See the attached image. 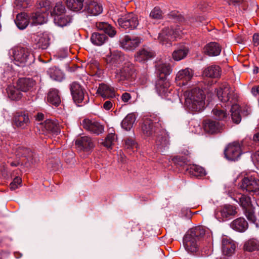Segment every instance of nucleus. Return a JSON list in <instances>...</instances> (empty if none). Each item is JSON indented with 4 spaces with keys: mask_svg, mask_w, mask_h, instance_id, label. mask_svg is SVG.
<instances>
[{
    "mask_svg": "<svg viewBox=\"0 0 259 259\" xmlns=\"http://www.w3.org/2000/svg\"><path fill=\"white\" fill-rule=\"evenodd\" d=\"M211 241L212 238L208 230L202 226H197L189 230L183 238V244L188 252H195L198 249V242L202 238Z\"/></svg>",
    "mask_w": 259,
    "mask_h": 259,
    "instance_id": "f257e3e1",
    "label": "nucleus"
},
{
    "mask_svg": "<svg viewBox=\"0 0 259 259\" xmlns=\"http://www.w3.org/2000/svg\"><path fill=\"white\" fill-rule=\"evenodd\" d=\"M184 106L189 111L199 112L204 109L205 96L201 90L193 89L190 91H187L184 93Z\"/></svg>",
    "mask_w": 259,
    "mask_h": 259,
    "instance_id": "f03ea898",
    "label": "nucleus"
},
{
    "mask_svg": "<svg viewBox=\"0 0 259 259\" xmlns=\"http://www.w3.org/2000/svg\"><path fill=\"white\" fill-rule=\"evenodd\" d=\"M96 27L98 29L103 30L105 33L94 32L92 34L91 41L95 46H102L107 40L108 37L106 34L110 37H113L116 33L115 29L111 25L106 22H97Z\"/></svg>",
    "mask_w": 259,
    "mask_h": 259,
    "instance_id": "7ed1b4c3",
    "label": "nucleus"
},
{
    "mask_svg": "<svg viewBox=\"0 0 259 259\" xmlns=\"http://www.w3.org/2000/svg\"><path fill=\"white\" fill-rule=\"evenodd\" d=\"M13 56L14 63L21 67L31 64L35 60L34 55L30 50L20 47L13 50Z\"/></svg>",
    "mask_w": 259,
    "mask_h": 259,
    "instance_id": "20e7f679",
    "label": "nucleus"
},
{
    "mask_svg": "<svg viewBox=\"0 0 259 259\" xmlns=\"http://www.w3.org/2000/svg\"><path fill=\"white\" fill-rule=\"evenodd\" d=\"M155 90L160 96L169 100H173L178 97L176 91L165 77L162 76L157 80Z\"/></svg>",
    "mask_w": 259,
    "mask_h": 259,
    "instance_id": "39448f33",
    "label": "nucleus"
},
{
    "mask_svg": "<svg viewBox=\"0 0 259 259\" xmlns=\"http://www.w3.org/2000/svg\"><path fill=\"white\" fill-rule=\"evenodd\" d=\"M163 123L160 117L153 115L150 118L145 119L142 125L143 134L147 137L155 135L163 127Z\"/></svg>",
    "mask_w": 259,
    "mask_h": 259,
    "instance_id": "423d86ee",
    "label": "nucleus"
},
{
    "mask_svg": "<svg viewBox=\"0 0 259 259\" xmlns=\"http://www.w3.org/2000/svg\"><path fill=\"white\" fill-rule=\"evenodd\" d=\"M217 95L219 99L222 102L226 103L228 106L235 104L238 98L237 94L226 82L221 84L217 89Z\"/></svg>",
    "mask_w": 259,
    "mask_h": 259,
    "instance_id": "0eeeda50",
    "label": "nucleus"
},
{
    "mask_svg": "<svg viewBox=\"0 0 259 259\" xmlns=\"http://www.w3.org/2000/svg\"><path fill=\"white\" fill-rule=\"evenodd\" d=\"M115 78L118 82L130 80L135 77V69L131 62L126 61L122 65V67L115 71Z\"/></svg>",
    "mask_w": 259,
    "mask_h": 259,
    "instance_id": "6e6552de",
    "label": "nucleus"
},
{
    "mask_svg": "<svg viewBox=\"0 0 259 259\" xmlns=\"http://www.w3.org/2000/svg\"><path fill=\"white\" fill-rule=\"evenodd\" d=\"M42 7L35 13H32L30 21L33 25H41L47 21L48 11L50 10V2L44 1L42 2Z\"/></svg>",
    "mask_w": 259,
    "mask_h": 259,
    "instance_id": "1a4fd4ad",
    "label": "nucleus"
},
{
    "mask_svg": "<svg viewBox=\"0 0 259 259\" xmlns=\"http://www.w3.org/2000/svg\"><path fill=\"white\" fill-rule=\"evenodd\" d=\"M138 16L133 13H128L118 19V23L121 28L130 30L137 28L139 25Z\"/></svg>",
    "mask_w": 259,
    "mask_h": 259,
    "instance_id": "9d476101",
    "label": "nucleus"
},
{
    "mask_svg": "<svg viewBox=\"0 0 259 259\" xmlns=\"http://www.w3.org/2000/svg\"><path fill=\"white\" fill-rule=\"evenodd\" d=\"M107 68L114 69L123 64L125 62V57L123 54L118 51H114L111 52L110 55L106 57Z\"/></svg>",
    "mask_w": 259,
    "mask_h": 259,
    "instance_id": "9b49d317",
    "label": "nucleus"
},
{
    "mask_svg": "<svg viewBox=\"0 0 259 259\" xmlns=\"http://www.w3.org/2000/svg\"><path fill=\"white\" fill-rule=\"evenodd\" d=\"M224 154L225 157L229 160H238L242 154L240 143L238 142L230 143L226 148Z\"/></svg>",
    "mask_w": 259,
    "mask_h": 259,
    "instance_id": "f8f14e48",
    "label": "nucleus"
},
{
    "mask_svg": "<svg viewBox=\"0 0 259 259\" xmlns=\"http://www.w3.org/2000/svg\"><path fill=\"white\" fill-rule=\"evenodd\" d=\"M237 213L236 208L235 206L226 204L216 211L215 213V217L220 221H225L230 219L232 217Z\"/></svg>",
    "mask_w": 259,
    "mask_h": 259,
    "instance_id": "ddd939ff",
    "label": "nucleus"
},
{
    "mask_svg": "<svg viewBox=\"0 0 259 259\" xmlns=\"http://www.w3.org/2000/svg\"><path fill=\"white\" fill-rule=\"evenodd\" d=\"M240 188L249 193L256 192L259 190V180L252 176L245 177L242 180Z\"/></svg>",
    "mask_w": 259,
    "mask_h": 259,
    "instance_id": "4468645a",
    "label": "nucleus"
},
{
    "mask_svg": "<svg viewBox=\"0 0 259 259\" xmlns=\"http://www.w3.org/2000/svg\"><path fill=\"white\" fill-rule=\"evenodd\" d=\"M142 38L136 36L125 35L120 40V46L124 50L133 51L141 43Z\"/></svg>",
    "mask_w": 259,
    "mask_h": 259,
    "instance_id": "2eb2a0df",
    "label": "nucleus"
},
{
    "mask_svg": "<svg viewBox=\"0 0 259 259\" xmlns=\"http://www.w3.org/2000/svg\"><path fill=\"white\" fill-rule=\"evenodd\" d=\"M70 90L74 102L79 104L83 102L85 90L77 82H73L70 85Z\"/></svg>",
    "mask_w": 259,
    "mask_h": 259,
    "instance_id": "dca6fc26",
    "label": "nucleus"
},
{
    "mask_svg": "<svg viewBox=\"0 0 259 259\" xmlns=\"http://www.w3.org/2000/svg\"><path fill=\"white\" fill-rule=\"evenodd\" d=\"M193 75L194 72L191 69L186 68L181 69L176 75V81L179 85H185L191 80Z\"/></svg>",
    "mask_w": 259,
    "mask_h": 259,
    "instance_id": "f3484780",
    "label": "nucleus"
},
{
    "mask_svg": "<svg viewBox=\"0 0 259 259\" xmlns=\"http://www.w3.org/2000/svg\"><path fill=\"white\" fill-rule=\"evenodd\" d=\"M77 148L80 150L89 151L94 147V142L89 136H82L78 138L75 142Z\"/></svg>",
    "mask_w": 259,
    "mask_h": 259,
    "instance_id": "a211bd4d",
    "label": "nucleus"
},
{
    "mask_svg": "<svg viewBox=\"0 0 259 259\" xmlns=\"http://www.w3.org/2000/svg\"><path fill=\"white\" fill-rule=\"evenodd\" d=\"M82 125L87 131L97 135L101 134L104 130L103 125L100 123L89 119H83Z\"/></svg>",
    "mask_w": 259,
    "mask_h": 259,
    "instance_id": "6ab92c4d",
    "label": "nucleus"
},
{
    "mask_svg": "<svg viewBox=\"0 0 259 259\" xmlns=\"http://www.w3.org/2000/svg\"><path fill=\"white\" fill-rule=\"evenodd\" d=\"M15 154L18 157H24L32 164L36 163L38 158L29 149L19 146L16 148Z\"/></svg>",
    "mask_w": 259,
    "mask_h": 259,
    "instance_id": "aec40b11",
    "label": "nucleus"
},
{
    "mask_svg": "<svg viewBox=\"0 0 259 259\" xmlns=\"http://www.w3.org/2000/svg\"><path fill=\"white\" fill-rule=\"evenodd\" d=\"M13 122L14 125L16 127L25 129L28 126L30 119L28 114L23 112H18L14 115Z\"/></svg>",
    "mask_w": 259,
    "mask_h": 259,
    "instance_id": "412c9836",
    "label": "nucleus"
},
{
    "mask_svg": "<svg viewBox=\"0 0 259 259\" xmlns=\"http://www.w3.org/2000/svg\"><path fill=\"white\" fill-rule=\"evenodd\" d=\"M236 244L233 240L225 236L222 240V250L224 255L230 256L235 253Z\"/></svg>",
    "mask_w": 259,
    "mask_h": 259,
    "instance_id": "4be33fe9",
    "label": "nucleus"
},
{
    "mask_svg": "<svg viewBox=\"0 0 259 259\" xmlns=\"http://www.w3.org/2000/svg\"><path fill=\"white\" fill-rule=\"evenodd\" d=\"M84 10L90 15L97 16L102 12L103 7L97 1L89 0L86 3Z\"/></svg>",
    "mask_w": 259,
    "mask_h": 259,
    "instance_id": "5701e85b",
    "label": "nucleus"
},
{
    "mask_svg": "<svg viewBox=\"0 0 259 259\" xmlns=\"http://www.w3.org/2000/svg\"><path fill=\"white\" fill-rule=\"evenodd\" d=\"M172 31L169 27L165 28L159 33L158 40L162 45L166 47L171 46V42L174 40V36L172 35Z\"/></svg>",
    "mask_w": 259,
    "mask_h": 259,
    "instance_id": "b1692460",
    "label": "nucleus"
},
{
    "mask_svg": "<svg viewBox=\"0 0 259 259\" xmlns=\"http://www.w3.org/2000/svg\"><path fill=\"white\" fill-rule=\"evenodd\" d=\"M222 127L223 125L219 122L211 119L205 120L203 122L204 131L211 134L220 132Z\"/></svg>",
    "mask_w": 259,
    "mask_h": 259,
    "instance_id": "393cba45",
    "label": "nucleus"
},
{
    "mask_svg": "<svg viewBox=\"0 0 259 259\" xmlns=\"http://www.w3.org/2000/svg\"><path fill=\"white\" fill-rule=\"evenodd\" d=\"M154 56V53L150 48H144L137 52L135 55V60L139 62H144L153 58Z\"/></svg>",
    "mask_w": 259,
    "mask_h": 259,
    "instance_id": "a878e982",
    "label": "nucleus"
},
{
    "mask_svg": "<svg viewBox=\"0 0 259 259\" xmlns=\"http://www.w3.org/2000/svg\"><path fill=\"white\" fill-rule=\"evenodd\" d=\"M221 46L217 42H210L207 44L204 48L205 54L209 56H217L221 52Z\"/></svg>",
    "mask_w": 259,
    "mask_h": 259,
    "instance_id": "bb28decb",
    "label": "nucleus"
},
{
    "mask_svg": "<svg viewBox=\"0 0 259 259\" xmlns=\"http://www.w3.org/2000/svg\"><path fill=\"white\" fill-rule=\"evenodd\" d=\"M97 93L105 98H113L115 97L114 89L105 84H100Z\"/></svg>",
    "mask_w": 259,
    "mask_h": 259,
    "instance_id": "cd10ccee",
    "label": "nucleus"
},
{
    "mask_svg": "<svg viewBox=\"0 0 259 259\" xmlns=\"http://www.w3.org/2000/svg\"><path fill=\"white\" fill-rule=\"evenodd\" d=\"M35 81L31 78H22L19 79L17 83V87L21 91L26 92L29 91L35 85Z\"/></svg>",
    "mask_w": 259,
    "mask_h": 259,
    "instance_id": "c85d7f7f",
    "label": "nucleus"
},
{
    "mask_svg": "<svg viewBox=\"0 0 259 259\" xmlns=\"http://www.w3.org/2000/svg\"><path fill=\"white\" fill-rule=\"evenodd\" d=\"M47 101L52 105L58 106L61 103L59 91L56 89H51L48 94Z\"/></svg>",
    "mask_w": 259,
    "mask_h": 259,
    "instance_id": "c756f323",
    "label": "nucleus"
},
{
    "mask_svg": "<svg viewBox=\"0 0 259 259\" xmlns=\"http://www.w3.org/2000/svg\"><path fill=\"white\" fill-rule=\"evenodd\" d=\"M72 17L66 13L62 15H58L55 16L54 22L59 26L65 27L68 26L72 22Z\"/></svg>",
    "mask_w": 259,
    "mask_h": 259,
    "instance_id": "7c9ffc66",
    "label": "nucleus"
},
{
    "mask_svg": "<svg viewBox=\"0 0 259 259\" xmlns=\"http://www.w3.org/2000/svg\"><path fill=\"white\" fill-rule=\"evenodd\" d=\"M231 227L238 232L245 231L248 228V223L243 218H239L231 223Z\"/></svg>",
    "mask_w": 259,
    "mask_h": 259,
    "instance_id": "2f4dec72",
    "label": "nucleus"
},
{
    "mask_svg": "<svg viewBox=\"0 0 259 259\" xmlns=\"http://www.w3.org/2000/svg\"><path fill=\"white\" fill-rule=\"evenodd\" d=\"M43 126L49 133L58 135L60 132L58 123L51 119L46 120L43 124Z\"/></svg>",
    "mask_w": 259,
    "mask_h": 259,
    "instance_id": "473e14b6",
    "label": "nucleus"
},
{
    "mask_svg": "<svg viewBox=\"0 0 259 259\" xmlns=\"http://www.w3.org/2000/svg\"><path fill=\"white\" fill-rule=\"evenodd\" d=\"M187 170L191 175L196 177H201L205 176L206 172L205 169L201 166L193 164H189L185 167Z\"/></svg>",
    "mask_w": 259,
    "mask_h": 259,
    "instance_id": "72a5a7b5",
    "label": "nucleus"
},
{
    "mask_svg": "<svg viewBox=\"0 0 259 259\" xmlns=\"http://www.w3.org/2000/svg\"><path fill=\"white\" fill-rule=\"evenodd\" d=\"M29 20L26 14L21 13L17 15L15 23L19 29L22 30L28 26Z\"/></svg>",
    "mask_w": 259,
    "mask_h": 259,
    "instance_id": "f704fd0d",
    "label": "nucleus"
},
{
    "mask_svg": "<svg viewBox=\"0 0 259 259\" xmlns=\"http://www.w3.org/2000/svg\"><path fill=\"white\" fill-rule=\"evenodd\" d=\"M221 69L218 65H211L204 71L203 75L210 78H218L221 75Z\"/></svg>",
    "mask_w": 259,
    "mask_h": 259,
    "instance_id": "c9c22d12",
    "label": "nucleus"
},
{
    "mask_svg": "<svg viewBox=\"0 0 259 259\" xmlns=\"http://www.w3.org/2000/svg\"><path fill=\"white\" fill-rule=\"evenodd\" d=\"M136 120V116L134 113H130L122 120L121 127L126 131H129L132 128Z\"/></svg>",
    "mask_w": 259,
    "mask_h": 259,
    "instance_id": "e433bc0d",
    "label": "nucleus"
},
{
    "mask_svg": "<svg viewBox=\"0 0 259 259\" xmlns=\"http://www.w3.org/2000/svg\"><path fill=\"white\" fill-rule=\"evenodd\" d=\"M36 48L41 49H46L49 46V38L47 35L41 34L36 36L35 38Z\"/></svg>",
    "mask_w": 259,
    "mask_h": 259,
    "instance_id": "4c0bfd02",
    "label": "nucleus"
},
{
    "mask_svg": "<svg viewBox=\"0 0 259 259\" xmlns=\"http://www.w3.org/2000/svg\"><path fill=\"white\" fill-rule=\"evenodd\" d=\"M243 249L248 252L259 250V241L255 239L248 240L245 242Z\"/></svg>",
    "mask_w": 259,
    "mask_h": 259,
    "instance_id": "58836bf2",
    "label": "nucleus"
},
{
    "mask_svg": "<svg viewBox=\"0 0 259 259\" xmlns=\"http://www.w3.org/2000/svg\"><path fill=\"white\" fill-rule=\"evenodd\" d=\"M8 97L13 100H19L22 96L20 90L14 86H9L7 89Z\"/></svg>",
    "mask_w": 259,
    "mask_h": 259,
    "instance_id": "ea45409f",
    "label": "nucleus"
},
{
    "mask_svg": "<svg viewBox=\"0 0 259 259\" xmlns=\"http://www.w3.org/2000/svg\"><path fill=\"white\" fill-rule=\"evenodd\" d=\"M213 117L218 120H226L228 118V114L224 109H221L217 106L212 111Z\"/></svg>",
    "mask_w": 259,
    "mask_h": 259,
    "instance_id": "a19ab883",
    "label": "nucleus"
},
{
    "mask_svg": "<svg viewBox=\"0 0 259 259\" xmlns=\"http://www.w3.org/2000/svg\"><path fill=\"white\" fill-rule=\"evenodd\" d=\"M235 200L239 203L244 210L252 207L250 197L245 195L239 194L238 196L236 197Z\"/></svg>",
    "mask_w": 259,
    "mask_h": 259,
    "instance_id": "79ce46f5",
    "label": "nucleus"
},
{
    "mask_svg": "<svg viewBox=\"0 0 259 259\" xmlns=\"http://www.w3.org/2000/svg\"><path fill=\"white\" fill-rule=\"evenodd\" d=\"M84 0H67L66 5L68 9L73 11H78L82 9Z\"/></svg>",
    "mask_w": 259,
    "mask_h": 259,
    "instance_id": "37998d69",
    "label": "nucleus"
},
{
    "mask_svg": "<svg viewBox=\"0 0 259 259\" xmlns=\"http://www.w3.org/2000/svg\"><path fill=\"white\" fill-rule=\"evenodd\" d=\"M188 52V48L183 46L180 49L174 51L172 53V57L175 60L180 61L186 57Z\"/></svg>",
    "mask_w": 259,
    "mask_h": 259,
    "instance_id": "c03bdc74",
    "label": "nucleus"
},
{
    "mask_svg": "<svg viewBox=\"0 0 259 259\" xmlns=\"http://www.w3.org/2000/svg\"><path fill=\"white\" fill-rule=\"evenodd\" d=\"M239 109V107L237 104L235 103L231 105V111L232 119L233 122L237 124L239 123L241 120L240 112Z\"/></svg>",
    "mask_w": 259,
    "mask_h": 259,
    "instance_id": "a18cd8bd",
    "label": "nucleus"
},
{
    "mask_svg": "<svg viewBox=\"0 0 259 259\" xmlns=\"http://www.w3.org/2000/svg\"><path fill=\"white\" fill-rule=\"evenodd\" d=\"M171 160L172 162L177 165L185 167L188 165V160L186 156H176L174 157Z\"/></svg>",
    "mask_w": 259,
    "mask_h": 259,
    "instance_id": "49530a36",
    "label": "nucleus"
},
{
    "mask_svg": "<svg viewBox=\"0 0 259 259\" xmlns=\"http://www.w3.org/2000/svg\"><path fill=\"white\" fill-rule=\"evenodd\" d=\"M66 11L65 6L62 4V3L59 2L57 3L53 9L52 12H51L52 15L58 16V15H62L65 14Z\"/></svg>",
    "mask_w": 259,
    "mask_h": 259,
    "instance_id": "de8ad7c7",
    "label": "nucleus"
},
{
    "mask_svg": "<svg viewBox=\"0 0 259 259\" xmlns=\"http://www.w3.org/2000/svg\"><path fill=\"white\" fill-rule=\"evenodd\" d=\"M244 213L248 221L254 223L256 228H258V225L256 223V218L254 215V209L252 207L244 210Z\"/></svg>",
    "mask_w": 259,
    "mask_h": 259,
    "instance_id": "09e8293b",
    "label": "nucleus"
},
{
    "mask_svg": "<svg viewBox=\"0 0 259 259\" xmlns=\"http://www.w3.org/2000/svg\"><path fill=\"white\" fill-rule=\"evenodd\" d=\"M30 3V0H15L14 7L16 9L21 10L27 8Z\"/></svg>",
    "mask_w": 259,
    "mask_h": 259,
    "instance_id": "8fccbe9b",
    "label": "nucleus"
},
{
    "mask_svg": "<svg viewBox=\"0 0 259 259\" xmlns=\"http://www.w3.org/2000/svg\"><path fill=\"white\" fill-rule=\"evenodd\" d=\"M50 77L55 80H60L62 78V73L60 70L57 68H51L49 70Z\"/></svg>",
    "mask_w": 259,
    "mask_h": 259,
    "instance_id": "3c124183",
    "label": "nucleus"
},
{
    "mask_svg": "<svg viewBox=\"0 0 259 259\" xmlns=\"http://www.w3.org/2000/svg\"><path fill=\"white\" fill-rule=\"evenodd\" d=\"M124 147L127 149L133 150L137 148V144L134 139L127 138L124 140Z\"/></svg>",
    "mask_w": 259,
    "mask_h": 259,
    "instance_id": "603ef678",
    "label": "nucleus"
},
{
    "mask_svg": "<svg viewBox=\"0 0 259 259\" xmlns=\"http://www.w3.org/2000/svg\"><path fill=\"white\" fill-rule=\"evenodd\" d=\"M158 70L160 74H163L164 77L169 74L171 72V68L169 65L163 64L159 66Z\"/></svg>",
    "mask_w": 259,
    "mask_h": 259,
    "instance_id": "864d4df0",
    "label": "nucleus"
},
{
    "mask_svg": "<svg viewBox=\"0 0 259 259\" xmlns=\"http://www.w3.org/2000/svg\"><path fill=\"white\" fill-rule=\"evenodd\" d=\"M150 17L153 19H160L162 17V12L159 7H155L151 11Z\"/></svg>",
    "mask_w": 259,
    "mask_h": 259,
    "instance_id": "5fc2aeb1",
    "label": "nucleus"
},
{
    "mask_svg": "<svg viewBox=\"0 0 259 259\" xmlns=\"http://www.w3.org/2000/svg\"><path fill=\"white\" fill-rule=\"evenodd\" d=\"M22 180L19 177H15L13 181L10 184V188L11 190H15L21 186Z\"/></svg>",
    "mask_w": 259,
    "mask_h": 259,
    "instance_id": "6e6d98bb",
    "label": "nucleus"
},
{
    "mask_svg": "<svg viewBox=\"0 0 259 259\" xmlns=\"http://www.w3.org/2000/svg\"><path fill=\"white\" fill-rule=\"evenodd\" d=\"M115 139V135L113 134H109L106 138L105 139V141L103 143L104 146L107 147L108 148L110 147Z\"/></svg>",
    "mask_w": 259,
    "mask_h": 259,
    "instance_id": "4d7b16f0",
    "label": "nucleus"
},
{
    "mask_svg": "<svg viewBox=\"0 0 259 259\" xmlns=\"http://www.w3.org/2000/svg\"><path fill=\"white\" fill-rule=\"evenodd\" d=\"M172 31V35L174 36V40L177 38L181 36L182 34L184 33L183 32V30L182 29V28L178 26L176 28H169Z\"/></svg>",
    "mask_w": 259,
    "mask_h": 259,
    "instance_id": "13d9d810",
    "label": "nucleus"
},
{
    "mask_svg": "<svg viewBox=\"0 0 259 259\" xmlns=\"http://www.w3.org/2000/svg\"><path fill=\"white\" fill-rule=\"evenodd\" d=\"M246 1L245 0H228V3L229 5H232L234 6H240L243 5V6L245 4Z\"/></svg>",
    "mask_w": 259,
    "mask_h": 259,
    "instance_id": "bf43d9fd",
    "label": "nucleus"
},
{
    "mask_svg": "<svg viewBox=\"0 0 259 259\" xmlns=\"http://www.w3.org/2000/svg\"><path fill=\"white\" fill-rule=\"evenodd\" d=\"M239 111L241 112V114L244 116H247L250 114L251 111V108L247 106L242 107Z\"/></svg>",
    "mask_w": 259,
    "mask_h": 259,
    "instance_id": "052dcab7",
    "label": "nucleus"
},
{
    "mask_svg": "<svg viewBox=\"0 0 259 259\" xmlns=\"http://www.w3.org/2000/svg\"><path fill=\"white\" fill-rule=\"evenodd\" d=\"M121 100L123 102L127 103L131 99V96L130 94L128 93H124L121 96Z\"/></svg>",
    "mask_w": 259,
    "mask_h": 259,
    "instance_id": "680f3d73",
    "label": "nucleus"
},
{
    "mask_svg": "<svg viewBox=\"0 0 259 259\" xmlns=\"http://www.w3.org/2000/svg\"><path fill=\"white\" fill-rule=\"evenodd\" d=\"M113 106V103L110 100L106 101L103 104V108L106 110H110Z\"/></svg>",
    "mask_w": 259,
    "mask_h": 259,
    "instance_id": "e2e57ef3",
    "label": "nucleus"
},
{
    "mask_svg": "<svg viewBox=\"0 0 259 259\" xmlns=\"http://www.w3.org/2000/svg\"><path fill=\"white\" fill-rule=\"evenodd\" d=\"M251 92L253 96H259V85L253 87Z\"/></svg>",
    "mask_w": 259,
    "mask_h": 259,
    "instance_id": "0e129e2a",
    "label": "nucleus"
},
{
    "mask_svg": "<svg viewBox=\"0 0 259 259\" xmlns=\"http://www.w3.org/2000/svg\"><path fill=\"white\" fill-rule=\"evenodd\" d=\"M253 41L254 45H258L259 44V34H254L253 36Z\"/></svg>",
    "mask_w": 259,
    "mask_h": 259,
    "instance_id": "69168bd1",
    "label": "nucleus"
},
{
    "mask_svg": "<svg viewBox=\"0 0 259 259\" xmlns=\"http://www.w3.org/2000/svg\"><path fill=\"white\" fill-rule=\"evenodd\" d=\"M44 118V115L41 113H38L36 115V120L38 121H41L43 120Z\"/></svg>",
    "mask_w": 259,
    "mask_h": 259,
    "instance_id": "338daca9",
    "label": "nucleus"
},
{
    "mask_svg": "<svg viewBox=\"0 0 259 259\" xmlns=\"http://www.w3.org/2000/svg\"><path fill=\"white\" fill-rule=\"evenodd\" d=\"M253 140L256 142H259V133L255 134L253 136Z\"/></svg>",
    "mask_w": 259,
    "mask_h": 259,
    "instance_id": "774afa93",
    "label": "nucleus"
}]
</instances>
